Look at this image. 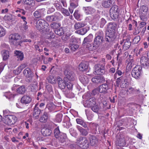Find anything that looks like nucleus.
I'll return each instance as SVG.
<instances>
[{"label": "nucleus", "instance_id": "obj_63", "mask_svg": "<svg viewBox=\"0 0 149 149\" xmlns=\"http://www.w3.org/2000/svg\"><path fill=\"white\" fill-rule=\"evenodd\" d=\"M66 86L68 89H71L73 86V84L71 81H69L66 83Z\"/></svg>", "mask_w": 149, "mask_h": 149}, {"label": "nucleus", "instance_id": "obj_6", "mask_svg": "<svg viewBox=\"0 0 149 149\" xmlns=\"http://www.w3.org/2000/svg\"><path fill=\"white\" fill-rule=\"evenodd\" d=\"M17 120V118L16 116L9 115L3 118V122L6 125H11L15 124Z\"/></svg>", "mask_w": 149, "mask_h": 149}, {"label": "nucleus", "instance_id": "obj_23", "mask_svg": "<svg viewBox=\"0 0 149 149\" xmlns=\"http://www.w3.org/2000/svg\"><path fill=\"white\" fill-rule=\"evenodd\" d=\"M49 117V114L48 112H44L40 118L39 121L42 123H46Z\"/></svg>", "mask_w": 149, "mask_h": 149}, {"label": "nucleus", "instance_id": "obj_40", "mask_svg": "<svg viewBox=\"0 0 149 149\" xmlns=\"http://www.w3.org/2000/svg\"><path fill=\"white\" fill-rule=\"evenodd\" d=\"M47 80L49 82L52 84H54L56 83V78L53 76H50L47 78Z\"/></svg>", "mask_w": 149, "mask_h": 149}, {"label": "nucleus", "instance_id": "obj_39", "mask_svg": "<svg viewBox=\"0 0 149 149\" xmlns=\"http://www.w3.org/2000/svg\"><path fill=\"white\" fill-rule=\"evenodd\" d=\"M147 13L140 11L139 17L143 21H146L147 20V18L146 16Z\"/></svg>", "mask_w": 149, "mask_h": 149}, {"label": "nucleus", "instance_id": "obj_2", "mask_svg": "<svg viewBox=\"0 0 149 149\" xmlns=\"http://www.w3.org/2000/svg\"><path fill=\"white\" fill-rule=\"evenodd\" d=\"M64 74L66 78L70 81H73L75 78V74L72 67L66 65L64 69Z\"/></svg>", "mask_w": 149, "mask_h": 149}, {"label": "nucleus", "instance_id": "obj_16", "mask_svg": "<svg viewBox=\"0 0 149 149\" xmlns=\"http://www.w3.org/2000/svg\"><path fill=\"white\" fill-rule=\"evenodd\" d=\"M57 81L58 87L59 88L62 90L65 88L66 86V82L64 80L58 77H57Z\"/></svg>", "mask_w": 149, "mask_h": 149}, {"label": "nucleus", "instance_id": "obj_12", "mask_svg": "<svg viewBox=\"0 0 149 149\" xmlns=\"http://www.w3.org/2000/svg\"><path fill=\"white\" fill-rule=\"evenodd\" d=\"M116 145L120 147H124L126 144L125 139L122 136H120L116 140Z\"/></svg>", "mask_w": 149, "mask_h": 149}, {"label": "nucleus", "instance_id": "obj_59", "mask_svg": "<svg viewBox=\"0 0 149 149\" xmlns=\"http://www.w3.org/2000/svg\"><path fill=\"white\" fill-rule=\"evenodd\" d=\"M79 11L78 10H76L74 14V15L75 19H78L80 17V15L78 13Z\"/></svg>", "mask_w": 149, "mask_h": 149}, {"label": "nucleus", "instance_id": "obj_1", "mask_svg": "<svg viewBox=\"0 0 149 149\" xmlns=\"http://www.w3.org/2000/svg\"><path fill=\"white\" fill-rule=\"evenodd\" d=\"M116 37V25L112 22L109 23L108 25L107 31L105 33V40L111 42L114 41Z\"/></svg>", "mask_w": 149, "mask_h": 149}, {"label": "nucleus", "instance_id": "obj_57", "mask_svg": "<svg viewBox=\"0 0 149 149\" xmlns=\"http://www.w3.org/2000/svg\"><path fill=\"white\" fill-rule=\"evenodd\" d=\"M6 33L5 30L1 26H0V37L3 36Z\"/></svg>", "mask_w": 149, "mask_h": 149}, {"label": "nucleus", "instance_id": "obj_24", "mask_svg": "<svg viewBox=\"0 0 149 149\" xmlns=\"http://www.w3.org/2000/svg\"><path fill=\"white\" fill-rule=\"evenodd\" d=\"M99 46L96 45L93 42V43H88L86 46V47L90 51H93L96 49Z\"/></svg>", "mask_w": 149, "mask_h": 149}, {"label": "nucleus", "instance_id": "obj_45", "mask_svg": "<svg viewBox=\"0 0 149 149\" xmlns=\"http://www.w3.org/2000/svg\"><path fill=\"white\" fill-rule=\"evenodd\" d=\"M24 3L30 6L31 7H32L34 5V0H24Z\"/></svg>", "mask_w": 149, "mask_h": 149}, {"label": "nucleus", "instance_id": "obj_52", "mask_svg": "<svg viewBox=\"0 0 149 149\" xmlns=\"http://www.w3.org/2000/svg\"><path fill=\"white\" fill-rule=\"evenodd\" d=\"M55 35L54 33L52 31H50L49 33L47 34V39H52L55 37Z\"/></svg>", "mask_w": 149, "mask_h": 149}, {"label": "nucleus", "instance_id": "obj_7", "mask_svg": "<svg viewBox=\"0 0 149 149\" xmlns=\"http://www.w3.org/2000/svg\"><path fill=\"white\" fill-rule=\"evenodd\" d=\"M77 144L81 148L84 149H87L89 145L88 141L85 137L80 136L77 140Z\"/></svg>", "mask_w": 149, "mask_h": 149}, {"label": "nucleus", "instance_id": "obj_56", "mask_svg": "<svg viewBox=\"0 0 149 149\" xmlns=\"http://www.w3.org/2000/svg\"><path fill=\"white\" fill-rule=\"evenodd\" d=\"M119 67H118L117 69L116 70V72L114 74V78H116L117 74H118L119 76H121L122 74V72L120 70H118Z\"/></svg>", "mask_w": 149, "mask_h": 149}, {"label": "nucleus", "instance_id": "obj_34", "mask_svg": "<svg viewBox=\"0 0 149 149\" xmlns=\"http://www.w3.org/2000/svg\"><path fill=\"white\" fill-rule=\"evenodd\" d=\"M58 140L61 143H63L66 141V135L64 133H61L60 136L58 137Z\"/></svg>", "mask_w": 149, "mask_h": 149}, {"label": "nucleus", "instance_id": "obj_27", "mask_svg": "<svg viewBox=\"0 0 149 149\" xmlns=\"http://www.w3.org/2000/svg\"><path fill=\"white\" fill-rule=\"evenodd\" d=\"M42 134L44 136H49L52 133V131L49 129L43 128L41 130Z\"/></svg>", "mask_w": 149, "mask_h": 149}, {"label": "nucleus", "instance_id": "obj_38", "mask_svg": "<svg viewBox=\"0 0 149 149\" xmlns=\"http://www.w3.org/2000/svg\"><path fill=\"white\" fill-rule=\"evenodd\" d=\"M26 91L25 88L23 86H22L17 89L16 91L19 94H23Z\"/></svg>", "mask_w": 149, "mask_h": 149}, {"label": "nucleus", "instance_id": "obj_18", "mask_svg": "<svg viewBox=\"0 0 149 149\" xmlns=\"http://www.w3.org/2000/svg\"><path fill=\"white\" fill-rule=\"evenodd\" d=\"M88 67V63L86 61L81 62L78 66L79 70L82 72L86 70Z\"/></svg>", "mask_w": 149, "mask_h": 149}, {"label": "nucleus", "instance_id": "obj_60", "mask_svg": "<svg viewBox=\"0 0 149 149\" xmlns=\"http://www.w3.org/2000/svg\"><path fill=\"white\" fill-rule=\"evenodd\" d=\"M27 22H25V23L23 24L22 26L21 27V29L23 31H26L28 28V26L26 25Z\"/></svg>", "mask_w": 149, "mask_h": 149}, {"label": "nucleus", "instance_id": "obj_19", "mask_svg": "<svg viewBox=\"0 0 149 149\" xmlns=\"http://www.w3.org/2000/svg\"><path fill=\"white\" fill-rule=\"evenodd\" d=\"M140 63L145 68H147L149 66V61H148V59L145 56H143L141 58Z\"/></svg>", "mask_w": 149, "mask_h": 149}, {"label": "nucleus", "instance_id": "obj_58", "mask_svg": "<svg viewBox=\"0 0 149 149\" xmlns=\"http://www.w3.org/2000/svg\"><path fill=\"white\" fill-rule=\"evenodd\" d=\"M21 69H22L20 68L19 67L16 70H14L13 71V72L15 75L18 74H19L22 71Z\"/></svg>", "mask_w": 149, "mask_h": 149}, {"label": "nucleus", "instance_id": "obj_54", "mask_svg": "<svg viewBox=\"0 0 149 149\" xmlns=\"http://www.w3.org/2000/svg\"><path fill=\"white\" fill-rule=\"evenodd\" d=\"M54 107V104L51 103H49L47 104L46 108H47L49 110L51 111L53 109Z\"/></svg>", "mask_w": 149, "mask_h": 149}, {"label": "nucleus", "instance_id": "obj_31", "mask_svg": "<svg viewBox=\"0 0 149 149\" xmlns=\"http://www.w3.org/2000/svg\"><path fill=\"white\" fill-rule=\"evenodd\" d=\"M101 107L98 104H96L91 107V109L94 112L98 113L99 111L101 109Z\"/></svg>", "mask_w": 149, "mask_h": 149}, {"label": "nucleus", "instance_id": "obj_36", "mask_svg": "<svg viewBox=\"0 0 149 149\" xmlns=\"http://www.w3.org/2000/svg\"><path fill=\"white\" fill-rule=\"evenodd\" d=\"M79 79L81 82L83 84H86L88 82V79L85 75H81L79 76Z\"/></svg>", "mask_w": 149, "mask_h": 149}, {"label": "nucleus", "instance_id": "obj_43", "mask_svg": "<svg viewBox=\"0 0 149 149\" xmlns=\"http://www.w3.org/2000/svg\"><path fill=\"white\" fill-rule=\"evenodd\" d=\"M69 47L72 50L74 51L79 48V45L74 43H70Z\"/></svg>", "mask_w": 149, "mask_h": 149}, {"label": "nucleus", "instance_id": "obj_14", "mask_svg": "<svg viewBox=\"0 0 149 149\" xmlns=\"http://www.w3.org/2000/svg\"><path fill=\"white\" fill-rule=\"evenodd\" d=\"M23 74L26 77L29 78V79H27V81L31 82L32 81V72L29 68H26L23 71Z\"/></svg>", "mask_w": 149, "mask_h": 149}, {"label": "nucleus", "instance_id": "obj_26", "mask_svg": "<svg viewBox=\"0 0 149 149\" xmlns=\"http://www.w3.org/2000/svg\"><path fill=\"white\" fill-rule=\"evenodd\" d=\"M40 112V110L36 105L33 112V116L36 119L38 118Z\"/></svg>", "mask_w": 149, "mask_h": 149}, {"label": "nucleus", "instance_id": "obj_8", "mask_svg": "<svg viewBox=\"0 0 149 149\" xmlns=\"http://www.w3.org/2000/svg\"><path fill=\"white\" fill-rule=\"evenodd\" d=\"M120 44L123 46V49L126 51L128 49L131 45V42L129 38H124L120 42Z\"/></svg>", "mask_w": 149, "mask_h": 149}, {"label": "nucleus", "instance_id": "obj_33", "mask_svg": "<svg viewBox=\"0 0 149 149\" xmlns=\"http://www.w3.org/2000/svg\"><path fill=\"white\" fill-rule=\"evenodd\" d=\"M54 17L55 21L57 20L58 21L61 20L63 18L62 15L59 12H55L54 15Z\"/></svg>", "mask_w": 149, "mask_h": 149}, {"label": "nucleus", "instance_id": "obj_37", "mask_svg": "<svg viewBox=\"0 0 149 149\" xmlns=\"http://www.w3.org/2000/svg\"><path fill=\"white\" fill-rule=\"evenodd\" d=\"M93 37V35L92 34H90L87 37L84 38L83 43L85 44L87 42H91Z\"/></svg>", "mask_w": 149, "mask_h": 149}, {"label": "nucleus", "instance_id": "obj_15", "mask_svg": "<svg viewBox=\"0 0 149 149\" xmlns=\"http://www.w3.org/2000/svg\"><path fill=\"white\" fill-rule=\"evenodd\" d=\"M88 138L90 143L92 146L97 144L98 143V139L96 136L91 134L89 135Z\"/></svg>", "mask_w": 149, "mask_h": 149}, {"label": "nucleus", "instance_id": "obj_4", "mask_svg": "<svg viewBox=\"0 0 149 149\" xmlns=\"http://www.w3.org/2000/svg\"><path fill=\"white\" fill-rule=\"evenodd\" d=\"M120 10L116 5L113 6L110 9V16L112 19L116 20L118 18Z\"/></svg>", "mask_w": 149, "mask_h": 149}, {"label": "nucleus", "instance_id": "obj_35", "mask_svg": "<svg viewBox=\"0 0 149 149\" xmlns=\"http://www.w3.org/2000/svg\"><path fill=\"white\" fill-rule=\"evenodd\" d=\"M15 54L17 57L18 58V59L20 61H22L23 59L24 58V54L22 53L19 51H16L15 53Z\"/></svg>", "mask_w": 149, "mask_h": 149}, {"label": "nucleus", "instance_id": "obj_30", "mask_svg": "<svg viewBox=\"0 0 149 149\" xmlns=\"http://www.w3.org/2000/svg\"><path fill=\"white\" fill-rule=\"evenodd\" d=\"M86 25L84 22H76L74 25V28L75 29L77 30L84 27Z\"/></svg>", "mask_w": 149, "mask_h": 149}, {"label": "nucleus", "instance_id": "obj_29", "mask_svg": "<svg viewBox=\"0 0 149 149\" xmlns=\"http://www.w3.org/2000/svg\"><path fill=\"white\" fill-rule=\"evenodd\" d=\"M77 128L82 136H86L88 134V133L86 130L79 126H77Z\"/></svg>", "mask_w": 149, "mask_h": 149}, {"label": "nucleus", "instance_id": "obj_47", "mask_svg": "<svg viewBox=\"0 0 149 149\" xmlns=\"http://www.w3.org/2000/svg\"><path fill=\"white\" fill-rule=\"evenodd\" d=\"M35 50L36 51H38L39 52H41L43 51L42 48L40 47L39 44H36L34 45Z\"/></svg>", "mask_w": 149, "mask_h": 149}, {"label": "nucleus", "instance_id": "obj_9", "mask_svg": "<svg viewBox=\"0 0 149 149\" xmlns=\"http://www.w3.org/2000/svg\"><path fill=\"white\" fill-rule=\"evenodd\" d=\"M47 23L42 19L39 20L36 24V27L39 30L46 29L47 27Z\"/></svg>", "mask_w": 149, "mask_h": 149}, {"label": "nucleus", "instance_id": "obj_44", "mask_svg": "<svg viewBox=\"0 0 149 149\" xmlns=\"http://www.w3.org/2000/svg\"><path fill=\"white\" fill-rule=\"evenodd\" d=\"M87 31V29L84 28L76 31L75 33L81 35H84L86 33Z\"/></svg>", "mask_w": 149, "mask_h": 149}, {"label": "nucleus", "instance_id": "obj_20", "mask_svg": "<svg viewBox=\"0 0 149 149\" xmlns=\"http://www.w3.org/2000/svg\"><path fill=\"white\" fill-rule=\"evenodd\" d=\"M31 100V98L30 96L25 95L21 99V102L22 103L26 104L30 103Z\"/></svg>", "mask_w": 149, "mask_h": 149}, {"label": "nucleus", "instance_id": "obj_41", "mask_svg": "<svg viewBox=\"0 0 149 149\" xmlns=\"http://www.w3.org/2000/svg\"><path fill=\"white\" fill-rule=\"evenodd\" d=\"M54 32L56 34L59 36H62L64 34V31L62 27L55 30L54 31Z\"/></svg>", "mask_w": 149, "mask_h": 149}, {"label": "nucleus", "instance_id": "obj_42", "mask_svg": "<svg viewBox=\"0 0 149 149\" xmlns=\"http://www.w3.org/2000/svg\"><path fill=\"white\" fill-rule=\"evenodd\" d=\"M50 26L52 29H56L61 26V24L59 23L53 22L51 24Z\"/></svg>", "mask_w": 149, "mask_h": 149}, {"label": "nucleus", "instance_id": "obj_10", "mask_svg": "<svg viewBox=\"0 0 149 149\" xmlns=\"http://www.w3.org/2000/svg\"><path fill=\"white\" fill-rule=\"evenodd\" d=\"M95 72L97 75H103L105 73L104 66L100 64L95 65Z\"/></svg>", "mask_w": 149, "mask_h": 149}, {"label": "nucleus", "instance_id": "obj_32", "mask_svg": "<svg viewBox=\"0 0 149 149\" xmlns=\"http://www.w3.org/2000/svg\"><path fill=\"white\" fill-rule=\"evenodd\" d=\"M2 56L3 58V60L4 61H6L9 57V52L7 50H3L2 52Z\"/></svg>", "mask_w": 149, "mask_h": 149}, {"label": "nucleus", "instance_id": "obj_13", "mask_svg": "<svg viewBox=\"0 0 149 149\" xmlns=\"http://www.w3.org/2000/svg\"><path fill=\"white\" fill-rule=\"evenodd\" d=\"M109 83L106 82V83L102 84L98 87L100 93H107V90L109 89L110 87L109 86Z\"/></svg>", "mask_w": 149, "mask_h": 149}, {"label": "nucleus", "instance_id": "obj_55", "mask_svg": "<svg viewBox=\"0 0 149 149\" xmlns=\"http://www.w3.org/2000/svg\"><path fill=\"white\" fill-rule=\"evenodd\" d=\"M130 21H131L132 22V24L134 25V26L136 27L137 26V22L134 19L132 20V18L130 17L127 20V23H128V22H129Z\"/></svg>", "mask_w": 149, "mask_h": 149}, {"label": "nucleus", "instance_id": "obj_50", "mask_svg": "<svg viewBox=\"0 0 149 149\" xmlns=\"http://www.w3.org/2000/svg\"><path fill=\"white\" fill-rule=\"evenodd\" d=\"M54 17L53 15L47 16H46V19L47 21L49 22H52L55 21Z\"/></svg>", "mask_w": 149, "mask_h": 149}, {"label": "nucleus", "instance_id": "obj_11", "mask_svg": "<svg viewBox=\"0 0 149 149\" xmlns=\"http://www.w3.org/2000/svg\"><path fill=\"white\" fill-rule=\"evenodd\" d=\"M96 102V99L94 97H92L84 101V105L85 107H90L95 104Z\"/></svg>", "mask_w": 149, "mask_h": 149}, {"label": "nucleus", "instance_id": "obj_62", "mask_svg": "<svg viewBox=\"0 0 149 149\" xmlns=\"http://www.w3.org/2000/svg\"><path fill=\"white\" fill-rule=\"evenodd\" d=\"M46 88L47 91L49 93L52 92L53 91L52 87L51 85L49 84L47 85L46 86Z\"/></svg>", "mask_w": 149, "mask_h": 149}, {"label": "nucleus", "instance_id": "obj_64", "mask_svg": "<svg viewBox=\"0 0 149 149\" xmlns=\"http://www.w3.org/2000/svg\"><path fill=\"white\" fill-rule=\"evenodd\" d=\"M127 91L129 92L130 93L133 94L135 91L134 88L130 86L127 89Z\"/></svg>", "mask_w": 149, "mask_h": 149}, {"label": "nucleus", "instance_id": "obj_3", "mask_svg": "<svg viewBox=\"0 0 149 149\" xmlns=\"http://www.w3.org/2000/svg\"><path fill=\"white\" fill-rule=\"evenodd\" d=\"M20 38V36L18 33L10 34L8 37V42L10 45L17 46L19 43L17 40Z\"/></svg>", "mask_w": 149, "mask_h": 149}, {"label": "nucleus", "instance_id": "obj_5", "mask_svg": "<svg viewBox=\"0 0 149 149\" xmlns=\"http://www.w3.org/2000/svg\"><path fill=\"white\" fill-rule=\"evenodd\" d=\"M142 72V67L140 65H137L134 68L131 74L133 77L138 79L141 76Z\"/></svg>", "mask_w": 149, "mask_h": 149}, {"label": "nucleus", "instance_id": "obj_51", "mask_svg": "<svg viewBox=\"0 0 149 149\" xmlns=\"http://www.w3.org/2000/svg\"><path fill=\"white\" fill-rule=\"evenodd\" d=\"M61 11L64 15L68 16L70 15V13L67 10L63 8L61 9Z\"/></svg>", "mask_w": 149, "mask_h": 149}, {"label": "nucleus", "instance_id": "obj_61", "mask_svg": "<svg viewBox=\"0 0 149 149\" xmlns=\"http://www.w3.org/2000/svg\"><path fill=\"white\" fill-rule=\"evenodd\" d=\"M62 115L61 114H57L56 116V120L58 122H60L62 119Z\"/></svg>", "mask_w": 149, "mask_h": 149}, {"label": "nucleus", "instance_id": "obj_21", "mask_svg": "<svg viewBox=\"0 0 149 149\" xmlns=\"http://www.w3.org/2000/svg\"><path fill=\"white\" fill-rule=\"evenodd\" d=\"M44 9H40L36 11L33 13V16L36 18H40L44 14Z\"/></svg>", "mask_w": 149, "mask_h": 149}, {"label": "nucleus", "instance_id": "obj_28", "mask_svg": "<svg viewBox=\"0 0 149 149\" xmlns=\"http://www.w3.org/2000/svg\"><path fill=\"white\" fill-rule=\"evenodd\" d=\"M104 41V38L99 37H95L94 39L93 42L96 45L99 46Z\"/></svg>", "mask_w": 149, "mask_h": 149}, {"label": "nucleus", "instance_id": "obj_22", "mask_svg": "<svg viewBox=\"0 0 149 149\" xmlns=\"http://www.w3.org/2000/svg\"><path fill=\"white\" fill-rule=\"evenodd\" d=\"M112 0H104L102 1V6L105 8H109L112 5Z\"/></svg>", "mask_w": 149, "mask_h": 149}, {"label": "nucleus", "instance_id": "obj_48", "mask_svg": "<svg viewBox=\"0 0 149 149\" xmlns=\"http://www.w3.org/2000/svg\"><path fill=\"white\" fill-rule=\"evenodd\" d=\"M95 36L102 37L104 38V34L103 31L102 30H99L95 33Z\"/></svg>", "mask_w": 149, "mask_h": 149}, {"label": "nucleus", "instance_id": "obj_53", "mask_svg": "<svg viewBox=\"0 0 149 149\" xmlns=\"http://www.w3.org/2000/svg\"><path fill=\"white\" fill-rule=\"evenodd\" d=\"M148 8L144 6H142L140 8V11L147 14Z\"/></svg>", "mask_w": 149, "mask_h": 149}, {"label": "nucleus", "instance_id": "obj_46", "mask_svg": "<svg viewBox=\"0 0 149 149\" xmlns=\"http://www.w3.org/2000/svg\"><path fill=\"white\" fill-rule=\"evenodd\" d=\"M54 133L55 137L56 138H58L59 137L60 135L62 133L60 132L58 127H57L55 129Z\"/></svg>", "mask_w": 149, "mask_h": 149}, {"label": "nucleus", "instance_id": "obj_49", "mask_svg": "<svg viewBox=\"0 0 149 149\" xmlns=\"http://www.w3.org/2000/svg\"><path fill=\"white\" fill-rule=\"evenodd\" d=\"M106 22V20L104 18H102L99 21L100 27L101 28H103Z\"/></svg>", "mask_w": 149, "mask_h": 149}, {"label": "nucleus", "instance_id": "obj_25", "mask_svg": "<svg viewBox=\"0 0 149 149\" xmlns=\"http://www.w3.org/2000/svg\"><path fill=\"white\" fill-rule=\"evenodd\" d=\"M83 9L87 15L92 14L95 11L94 9L90 6L84 7Z\"/></svg>", "mask_w": 149, "mask_h": 149}, {"label": "nucleus", "instance_id": "obj_17", "mask_svg": "<svg viewBox=\"0 0 149 149\" xmlns=\"http://www.w3.org/2000/svg\"><path fill=\"white\" fill-rule=\"evenodd\" d=\"M92 81L95 84H99L104 81V78L101 76H97L91 79Z\"/></svg>", "mask_w": 149, "mask_h": 149}]
</instances>
